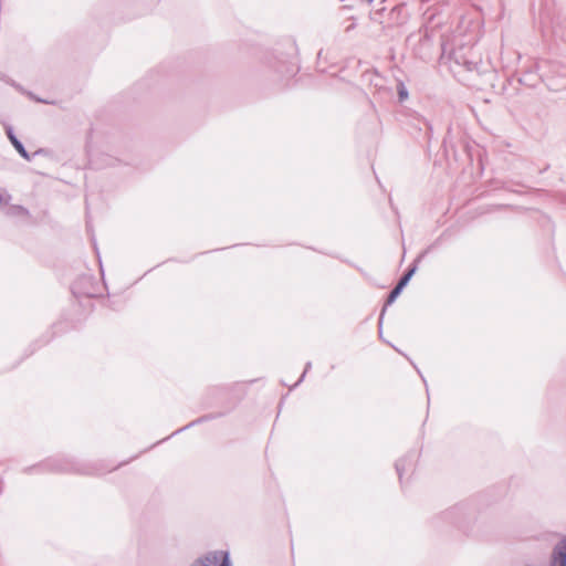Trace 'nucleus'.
<instances>
[{
	"mask_svg": "<svg viewBox=\"0 0 566 566\" xmlns=\"http://www.w3.org/2000/svg\"><path fill=\"white\" fill-rule=\"evenodd\" d=\"M27 472H71L81 474H102L107 470L94 463H78L66 458L48 459L38 465L25 469Z\"/></svg>",
	"mask_w": 566,
	"mask_h": 566,
	"instance_id": "f257e3e1",
	"label": "nucleus"
},
{
	"mask_svg": "<svg viewBox=\"0 0 566 566\" xmlns=\"http://www.w3.org/2000/svg\"><path fill=\"white\" fill-rule=\"evenodd\" d=\"M312 367V363L311 361H307L306 365H305V369L303 371V374L301 375V377L298 378V380L291 387L292 388H295L296 386H298L305 378V375L306 373L311 369Z\"/></svg>",
	"mask_w": 566,
	"mask_h": 566,
	"instance_id": "9b49d317",
	"label": "nucleus"
},
{
	"mask_svg": "<svg viewBox=\"0 0 566 566\" xmlns=\"http://www.w3.org/2000/svg\"><path fill=\"white\" fill-rule=\"evenodd\" d=\"M432 249V245H430L427 250H424L423 252H421L417 259L413 261V263L410 265V268L402 274V276L399 279V281L397 282V284L399 285V287L401 286L402 289L406 287V285L409 283V281L411 280V277L413 276V274L416 273L417 269H418V263L421 261V259Z\"/></svg>",
	"mask_w": 566,
	"mask_h": 566,
	"instance_id": "39448f33",
	"label": "nucleus"
},
{
	"mask_svg": "<svg viewBox=\"0 0 566 566\" xmlns=\"http://www.w3.org/2000/svg\"><path fill=\"white\" fill-rule=\"evenodd\" d=\"M465 65H467V69H468L469 71H472L473 69H475V67H476V64H475V63H473V62L465 63Z\"/></svg>",
	"mask_w": 566,
	"mask_h": 566,
	"instance_id": "f8f14e48",
	"label": "nucleus"
},
{
	"mask_svg": "<svg viewBox=\"0 0 566 566\" xmlns=\"http://www.w3.org/2000/svg\"><path fill=\"white\" fill-rule=\"evenodd\" d=\"M221 416H222V413H217V415H213V413L205 415V416H202V417H200V418H198V419H196V420L191 421V422H190V423H188L187 426H185V427H182V428L178 429V430H177V431H175L171 436H175V434H177V433H179V432H181V431H184V430H187V429H189V428H191V427H193V426H196V424H199V423H202V422H206V421H209V420L216 419V418L221 417Z\"/></svg>",
	"mask_w": 566,
	"mask_h": 566,
	"instance_id": "6e6552de",
	"label": "nucleus"
},
{
	"mask_svg": "<svg viewBox=\"0 0 566 566\" xmlns=\"http://www.w3.org/2000/svg\"><path fill=\"white\" fill-rule=\"evenodd\" d=\"M412 458V454H407L403 458L396 461L395 469L397 471L400 482H402V474L406 471L407 464H410Z\"/></svg>",
	"mask_w": 566,
	"mask_h": 566,
	"instance_id": "1a4fd4ad",
	"label": "nucleus"
},
{
	"mask_svg": "<svg viewBox=\"0 0 566 566\" xmlns=\"http://www.w3.org/2000/svg\"><path fill=\"white\" fill-rule=\"evenodd\" d=\"M7 135L15 150L19 153V155L25 160L30 161L32 156L27 151L22 142L14 135L11 126L7 128Z\"/></svg>",
	"mask_w": 566,
	"mask_h": 566,
	"instance_id": "423d86ee",
	"label": "nucleus"
},
{
	"mask_svg": "<svg viewBox=\"0 0 566 566\" xmlns=\"http://www.w3.org/2000/svg\"><path fill=\"white\" fill-rule=\"evenodd\" d=\"M193 566H231L230 555L224 551L209 552L198 558Z\"/></svg>",
	"mask_w": 566,
	"mask_h": 566,
	"instance_id": "7ed1b4c3",
	"label": "nucleus"
},
{
	"mask_svg": "<svg viewBox=\"0 0 566 566\" xmlns=\"http://www.w3.org/2000/svg\"><path fill=\"white\" fill-rule=\"evenodd\" d=\"M397 91L399 102H403L408 98L409 93L406 85L402 82H399V84L397 85Z\"/></svg>",
	"mask_w": 566,
	"mask_h": 566,
	"instance_id": "9d476101",
	"label": "nucleus"
},
{
	"mask_svg": "<svg viewBox=\"0 0 566 566\" xmlns=\"http://www.w3.org/2000/svg\"><path fill=\"white\" fill-rule=\"evenodd\" d=\"M71 291L76 298L96 297L98 295L95 280L92 275L78 276L72 284Z\"/></svg>",
	"mask_w": 566,
	"mask_h": 566,
	"instance_id": "f03ea898",
	"label": "nucleus"
},
{
	"mask_svg": "<svg viewBox=\"0 0 566 566\" xmlns=\"http://www.w3.org/2000/svg\"><path fill=\"white\" fill-rule=\"evenodd\" d=\"M402 287L398 284L395 285V287L389 292L388 294V297H387V301L381 310V313H380V316H379V321H378V324H379V328L381 329V326H382V321H384V315H385V312H386V308L387 306L391 305L396 298L400 295V293L402 292Z\"/></svg>",
	"mask_w": 566,
	"mask_h": 566,
	"instance_id": "0eeeda50",
	"label": "nucleus"
},
{
	"mask_svg": "<svg viewBox=\"0 0 566 566\" xmlns=\"http://www.w3.org/2000/svg\"><path fill=\"white\" fill-rule=\"evenodd\" d=\"M551 566H566V537L554 546Z\"/></svg>",
	"mask_w": 566,
	"mask_h": 566,
	"instance_id": "20e7f679",
	"label": "nucleus"
}]
</instances>
